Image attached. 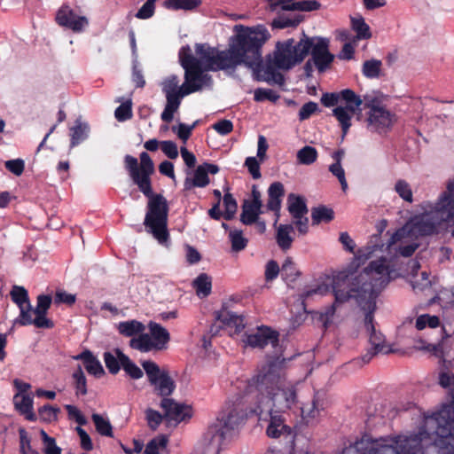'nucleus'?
<instances>
[{
    "instance_id": "obj_1",
    "label": "nucleus",
    "mask_w": 454,
    "mask_h": 454,
    "mask_svg": "<svg viewBox=\"0 0 454 454\" xmlns=\"http://www.w3.org/2000/svg\"><path fill=\"white\" fill-rule=\"evenodd\" d=\"M245 394L233 407L217 419L204 435L206 454H219L225 440L249 414L260 419L264 411L291 410L298 404L296 384L287 381L283 365L278 360L268 361L258 372L243 382Z\"/></svg>"
},
{
    "instance_id": "obj_2",
    "label": "nucleus",
    "mask_w": 454,
    "mask_h": 454,
    "mask_svg": "<svg viewBox=\"0 0 454 454\" xmlns=\"http://www.w3.org/2000/svg\"><path fill=\"white\" fill-rule=\"evenodd\" d=\"M229 40V47L219 50L208 43H196L195 57L189 45L181 47L178 52L179 63L184 70V81L181 87L184 94H192L213 86L208 71H223L226 74L235 73L240 65L254 70L260 65L258 47L262 36L255 32L243 29Z\"/></svg>"
},
{
    "instance_id": "obj_3",
    "label": "nucleus",
    "mask_w": 454,
    "mask_h": 454,
    "mask_svg": "<svg viewBox=\"0 0 454 454\" xmlns=\"http://www.w3.org/2000/svg\"><path fill=\"white\" fill-rule=\"evenodd\" d=\"M137 159L127 154L124 157L125 168L139 191L147 197L146 213L144 220L145 231L160 244L167 245L169 240L168 230V203L161 194H154L152 189L151 175L154 171L153 161L146 152Z\"/></svg>"
},
{
    "instance_id": "obj_4",
    "label": "nucleus",
    "mask_w": 454,
    "mask_h": 454,
    "mask_svg": "<svg viewBox=\"0 0 454 454\" xmlns=\"http://www.w3.org/2000/svg\"><path fill=\"white\" fill-rule=\"evenodd\" d=\"M392 270L387 263V259L380 256L372 261L362 272L355 277L346 276L343 282L346 287L353 289L355 301L361 309H376V300L380 292L391 280Z\"/></svg>"
},
{
    "instance_id": "obj_5",
    "label": "nucleus",
    "mask_w": 454,
    "mask_h": 454,
    "mask_svg": "<svg viewBox=\"0 0 454 454\" xmlns=\"http://www.w3.org/2000/svg\"><path fill=\"white\" fill-rule=\"evenodd\" d=\"M422 208L423 213L411 218L410 231L427 236L438 233L443 223L454 225V178L448 182L446 191L435 203L427 202Z\"/></svg>"
},
{
    "instance_id": "obj_6",
    "label": "nucleus",
    "mask_w": 454,
    "mask_h": 454,
    "mask_svg": "<svg viewBox=\"0 0 454 454\" xmlns=\"http://www.w3.org/2000/svg\"><path fill=\"white\" fill-rule=\"evenodd\" d=\"M429 434L426 429L417 433L389 435L380 439L363 436L355 443L358 454H426L423 440Z\"/></svg>"
},
{
    "instance_id": "obj_7",
    "label": "nucleus",
    "mask_w": 454,
    "mask_h": 454,
    "mask_svg": "<svg viewBox=\"0 0 454 454\" xmlns=\"http://www.w3.org/2000/svg\"><path fill=\"white\" fill-rule=\"evenodd\" d=\"M310 48L311 40L307 36L299 42L294 38L278 41L276 43L272 58L269 55V62L277 69L290 70L304 60Z\"/></svg>"
},
{
    "instance_id": "obj_8",
    "label": "nucleus",
    "mask_w": 454,
    "mask_h": 454,
    "mask_svg": "<svg viewBox=\"0 0 454 454\" xmlns=\"http://www.w3.org/2000/svg\"><path fill=\"white\" fill-rule=\"evenodd\" d=\"M242 29L247 32L251 31V32H255L256 34L258 33L261 35V36H262V42L258 43L259 47H258L257 53L259 54L260 65H259L258 68L255 70L251 67H247L248 68H250L253 71L254 79L257 81H265L268 83L272 82V83H276L278 85H282L285 82L284 75L282 74H280L279 72L276 71L274 69L275 68L274 66L270 62H269V64L265 69L263 68L262 48V45L265 43V42L269 38L268 30L264 27H262V26L257 27H245L243 25H236L234 27L235 34L241 33Z\"/></svg>"
},
{
    "instance_id": "obj_9",
    "label": "nucleus",
    "mask_w": 454,
    "mask_h": 454,
    "mask_svg": "<svg viewBox=\"0 0 454 454\" xmlns=\"http://www.w3.org/2000/svg\"><path fill=\"white\" fill-rule=\"evenodd\" d=\"M141 365L147 377L148 382L153 387V392L161 396L168 398L176 389V382L170 377L167 369L160 368L154 361L144 360Z\"/></svg>"
},
{
    "instance_id": "obj_10",
    "label": "nucleus",
    "mask_w": 454,
    "mask_h": 454,
    "mask_svg": "<svg viewBox=\"0 0 454 454\" xmlns=\"http://www.w3.org/2000/svg\"><path fill=\"white\" fill-rule=\"evenodd\" d=\"M334 301L330 306L325 307L323 310L317 312V321L322 323L323 327L327 329L332 324L334 314L337 310L340 309L341 306L351 300L355 301V296H359L357 294L352 293L353 289L346 287L345 282L338 279L333 286Z\"/></svg>"
},
{
    "instance_id": "obj_11",
    "label": "nucleus",
    "mask_w": 454,
    "mask_h": 454,
    "mask_svg": "<svg viewBox=\"0 0 454 454\" xmlns=\"http://www.w3.org/2000/svg\"><path fill=\"white\" fill-rule=\"evenodd\" d=\"M56 23L66 29L74 33L82 32L89 25L88 19L83 15H79L67 4H63L57 11L55 15Z\"/></svg>"
},
{
    "instance_id": "obj_12",
    "label": "nucleus",
    "mask_w": 454,
    "mask_h": 454,
    "mask_svg": "<svg viewBox=\"0 0 454 454\" xmlns=\"http://www.w3.org/2000/svg\"><path fill=\"white\" fill-rule=\"evenodd\" d=\"M160 407L164 412V419L171 425H177L181 422L189 420L193 414L192 407L184 403L176 402L173 398H162Z\"/></svg>"
},
{
    "instance_id": "obj_13",
    "label": "nucleus",
    "mask_w": 454,
    "mask_h": 454,
    "mask_svg": "<svg viewBox=\"0 0 454 454\" xmlns=\"http://www.w3.org/2000/svg\"><path fill=\"white\" fill-rule=\"evenodd\" d=\"M242 341L253 348H263L268 344L276 347L278 343V333L268 326H258L254 332L245 333Z\"/></svg>"
},
{
    "instance_id": "obj_14",
    "label": "nucleus",
    "mask_w": 454,
    "mask_h": 454,
    "mask_svg": "<svg viewBox=\"0 0 454 454\" xmlns=\"http://www.w3.org/2000/svg\"><path fill=\"white\" fill-rule=\"evenodd\" d=\"M311 40L312 61L319 72L325 71L333 60V55L328 50L329 41L325 38L316 37Z\"/></svg>"
},
{
    "instance_id": "obj_15",
    "label": "nucleus",
    "mask_w": 454,
    "mask_h": 454,
    "mask_svg": "<svg viewBox=\"0 0 454 454\" xmlns=\"http://www.w3.org/2000/svg\"><path fill=\"white\" fill-rule=\"evenodd\" d=\"M364 311V325L369 333V341L372 345V349L376 352L388 354L392 352L391 348L385 345V338L379 332H376L373 325V313L375 309H362Z\"/></svg>"
},
{
    "instance_id": "obj_16",
    "label": "nucleus",
    "mask_w": 454,
    "mask_h": 454,
    "mask_svg": "<svg viewBox=\"0 0 454 454\" xmlns=\"http://www.w3.org/2000/svg\"><path fill=\"white\" fill-rule=\"evenodd\" d=\"M372 102L364 103V107L370 108L368 113V125L374 130L384 129L391 124V114L385 107L374 106Z\"/></svg>"
},
{
    "instance_id": "obj_17",
    "label": "nucleus",
    "mask_w": 454,
    "mask_h": 454,
    "mask_svg": "<svg viewBox=\"0 0 454 454\" xmlns=\"http://www.w3.org/2000/svg\"><path fill=\"white\" fill-rule=\"evenodd\" d=\"M270 414V422L266 429V434L270 438H278L281 435H290L292 429L285 424L283 416L278 411H264Z\"/></svg>"
},
{
    "instance_id": "obj_18",
    "label": "nucleus",
    "mask_w": 454,
    "mask_h": 454,
    "mask_svg": "<svg viewBox=\"0 0 454 454\" xmlns=\"http://www.w3.org/2000/svg\"><path fill=\"white\" fill-rule=\"evenodd\" d=\"M384 244L380 235L371 237L368 244L358 249L355 254V261L356 265L364 264L368 259L372 258L377 251L382 252Z\"/></svg>"
},
{
    "instance_id": "obj_19",
    "label": "nucleus",
    "mask_w": 454,
    "mask_h": 454,
    "mask_svg": "<svg viewBox=\"0 0 454 454\" xmlns=\"http://www.w3.org/2000/svg\"><path fill=\"white\" fill-rule=\"evenodd\" d=\"M74 360L82 361L88 373L100 378L105 374L104 368L99 360L89 349H85L78 355L73 356Z\"/></svg>"
},
{
    "instance_id": "obj_20",
    "label": "nucleus",
    "mask_w": 454,
    "mask_h": 454,
    "mask_svg": "<svg viewBox=\"0 0 454 454\" xmlns=\"http://www.w3.org/2000/svg\"><path fill=\"white\" fill-rule=\"evenodd\" d=\"M285 195L284 185L280 182L272 183L268 189V201L267 208L276 214L277 218L275 223L278 222L279 212L281 209L282 198Z\"/></svg>"
},
{
    "instance_id": "obj_21",
    "label": "nucleus",
    "mask_w": 454,
    "mask_h": 454,
    "mask_svg": "<svg viewBox=\"0 0 454 454\" xmlns=\"http://www.w3.org/2000/svg\"><path fill=\"white\" fill-rule=\"evenodd\" d=\"M166 97V106L160 114V118L164 122L169 123L174 119V114L178 110L182 98L188 94H184L181 87L180 92L164 93Z\"/></svg>"
},
{
    "instance_id": "obj_22",
    "label": "nucleus",
    "mask_w": 454,
    "mask_h": 454,
    "mask_svg": "<svg viewBox=\"0 0 454 454\" xmlns=\"http://www.w3.org/2000/svg\"><path fill=\"white\" fill-rule=\"evenodd\" d=\"M51 301L50 295L41 294L37 297V303L34 309V314L36 315V323H38L43 329H51L54 326L53 322L46 317Z\"/></svg>"
},
{
    "instance_id": "obj_23",
    "label": "nucleus",
    "mask_w": 454,
    "mask_h": 454,
    "mask_svg": "<svg viewBox=\"0 0 454 454\" xmlns=\"http://www.w3.org/2000/svg\"><path fill=\"white\" fill-rule=\"evenodd\" d=\"M217 320L223 324V326L233 330L234 333H240L244 327V317L234 312L223 309L221 310L216 317Z\"/></svg>"
},
{
    "instance_id": "obj_24",
    "label": "nucleus",
    "mask_w": 454,
    "mask_h": 454,
    "mask_svg": "<svg viewBox=\"0 0 454 454\" xmlns=\"http://www.w3.org/2000/svg\"><path fill=\"white\" fill-rule=\"evenodd\" d=\"M148 327L153 341L155 343L156 350L167 348V345L170 340L168 331L161 325L155 322H150Z\"/></svg>"
},
{
    "instance_id": "obj_25",
    "label": "nucleus",
    "mask_w": 454,
    "mask_h": 454,
    "mask_svg": "<svg viewBox=\"0 0 454 454\" xmlns=\"http://www.w3.org/2000/svg\"><path fill=\"white\" fill-rule=\"evenodd\" d=\"M14 405L17 411L25 416L29 421H35L36 417L33 412V399L27 395L17 394L13 397Z\"/></svg>"
},
{
    "instance_id": "obj_26",
    "label": "nucleus",
    "mask_w": 454,
    "mask_h": 454,
    "mask_svg": "<svg viewBox=\"0 0 454 454\" xmlns=\"http://www.w3.org/2000/svg\"><path fill=\"white\" fill-rule=\"evenodd\" d=\"M90 126L81 120H76L74 125L70 128V148H74L86 140L89 137Z\"/></svg>"
},
{
    "instance_id": "obj_27",
    "label": "nucleus",
    "mask_w": 454,
    "mask_h": 454,
    "mask_svg": "<svg viewBox=\"0 0 454 454\" xmlns=\"http://www.w3.org/2000/svg\"><path fill=\"white\" fill-rule=\"evenodd\" d=\"M294 227L292 224H280L278 227L276 234V241L278 246L283 251H286L291 248L294 238Z\"/></svg>"
},
{
    "instance_id": "obj_28",
    "label": "nucleus",
    "mask_w": 454,
    "mask_h": 454,
    "mask_svg": "<svg viewBox=\"0 0 454 454\" xmlns=\"http://www.w3.org/2000/svg\"><path fill=\"white\" fill-rule=\"evenodd\" d=\"M261 214L262 206L251 203L249 200H245L242 204L240 221L246 225H251L256 222Z\"/></svg>"
},
{
    "instance_id": "obj_29",
    "label": "nucleus",
    "mask_w": 454,
    "mask_h": 454,
    "mask_svg": "<svg viewBox=\"0 0 454 454\" xmlns=\"http://www.w3.org/2000/svg\"><path fill=\"white\" fill-rule=\"evenodd\" d=\"M287 209L293 218H299L308 213L305 200L294 193H290L287 197Z\"/></svg>"
},
{
    "instance_id": "obj_30",
    "label": "nucleus",
    "mask_w": 454,
    "mask_h": 454,
    "mask_svg": "<svg viewBox=\"0 0 454 454\" xmlns=\"http://www.w3.org/2000/svg\"><path fill=\"white\" fill-rule=\"evenodd\" d=\"M210 180L203 167L199 165L194 171L193 177H186L184 182V189L185 191L192 190L194 187H206Z\"/></svg>"
},
{
    "instance_id": "obj_31",
    "label": "nucleus",
    "mask_w": 454,
    "mask_h": 454,
    "mask_svg": "<svg viewBox=\"0 0 454 454\" xmlns=\"http://www.w3.org/2000/svg\"><path fill=\"white\" fill-rule=\"evenodd\" d=\"M121 354H124L120 348H115L113 352L106 351L104 353V362L108 372L115 375L121 368L122 369V363L121 359Z\"/></svg>"
},
{
    "instance_id": "obj_32",
    "label": "nucleus",
    "mask_w": 454,
    "mask_h": 454,
    "mask_svg": "<svg viewBox=\"0 0 454 454\" xmlns=\"http://www.w3.org/2000/svg\"><path fill=\"white\" fill-rule=\"evenodd\" d=\"M301 276V271L296 267L295 262L291 257H287L281 266V278L282 279L290 286L294 283L296 279Z\"/></svg>"
},
{
    "instance_id": "obj_33",
    "label": "nucleus",
    "mask_w": 454,
    "mask_h": 454,
    "mask_svg": "<svg viewBox=\"0 0 454 454\" xmlns=\"http://www.w3.org/2000/svg\"><path fill=\"white\" fill-rule=\"evenodd\" d=\"M129 346L132 348L144 353L156 350L155 343L153 341L151 335L148 333H143V332L137 337L130 340Z\"/></svg>"
},
{
    "instance_id": "obj_34",
    "label": "nucleus",
    "mask_w": 454,
    "mask_h": 454,
    "mask_svg": "<svg viewBox=\"0 0 454 454\" xmlns=\"http://www.w3.org/2000/svg\"><path fill=\"white\" fill-rule=\"evenodd\" d=\"M340 102L346 104V108L349 109L351 113H356V110H360V106L363 105V100L360 96L356 95L354 90L350 89H345L339 91Z\"/></svg>"
},
{
    "instance_id": "obj_35",
    "label": "nucleus",
    "mask_w": 454,
    "mask_h": 454,
    "mask_svg": "<svg viewBox=\"0 0 454 454\" xmlns=\"http://www.w3.org/2000/svg\"><path fill=\"white\" fill-rule=\"evenodd\" d=\"M192 287L199 297L204 298L210 294L212 288L211 278L206 273H200L193 281Z\"/></svg>"
},
{
    "instance_id": "obj_36",
    "label": "nucleus",
    "mask_w": 454,
    "mask_h": 454,
    "mask_svg": "<svg viewBox=\"0 0 454 454\" xmlns=\"http://www.w3.org/2000/svg\"><path fill=\"white\" fill-rule=\"evenodd\" d=\"M355 113L344 106H336L333 110V115L338 120L342 130V137H345L351 126V119Z\"/></svg>"
},
{
    "instance_id": "obj_37",
    "label": "nucleus",
    "mask_w": 454,
    "mask_h": 454,
    "mask_svg": "<svg viewBox=\"0 0 454 454\" xmlns=\"http://www.w3.org/2000/svg\"><path fill=\"white\" fill-rule=\"evenodd\" d=\"M117 329L119 333L126 337H132L140 334L145 330V325L137 320H128L120 322Z\"/></svg>"
},
{
    "instance_id": "obj_38",
    "label": "nucleus",
    "mask_w": 454,
    "mask_h": 454,
    "mask_svg": "<svg viewBox=\"0 0 454 454\" xmlns=\"http://www.w3.org/2000/svg\"><path fill=\"white\" fill-rule=\"evenodd\" d=\"M122 370L131 380H140L144 376V369L136 364L127 355L121 354Z\"/></svg>"
},
{
    "instance_id": "obj_39",
    "label": "nucleus",
    "mask_w": 454,
    "mask_h": 454,
    "mask_svg": "<svg viewBox=\"0 0 454 454\" xmlns=\"http://www.w3.org/2000/svg\"><path fill=\"white\" fill-rule=\"evenodd\" d=\"M302 20L299 14H282L272 20L274 28L295 27Z\"/></svg>"
},
{
    "instance_id": "obj_40",
    "label": "nucleus",
    "mask_w": 454,
    "mask_h": 454,
    "mask_svg": "<svg viewBox=\"0 0 454 454\" xmlns=\"http://www.w3.org/2000/svg\"><path fill=\"white\" fill-rule=\"evenodd\" d=\"M201 0H165L164 7L168 10L192 11L201 4Z\"/></svg>"
},
{
    "instance_id": "obj_41",
    "label": "nucleus",
    "mask_w": 454,
    "mask_h": 454,
    "mask_svg": "<svg viewBox=\"0 0 454 454\" xmlns=\"http://www.w3.org/2000/svg\"><path fill=\"white\" fill-rule=\"evenodd\" d=\"M92 421L95 425L97 432L103 436H113V427L106 417L98 413H93L91 416Z\"/></svg>"
},
{
    "instance_id": "obj_42",
    "label": "nucleus",
    "mask_w": 454,
    "mask_h": 454,
    "mask_svg": "<svg viewBox=\"0 0 454 454\" xmlns=\"http://www.w3.org/2000/svg\"><path fill=\"white\" fill-rule=\"evenodd\" d=\"M334 217V212L332 208L325 206L313 207L311 211L312 224H319L322 222L328 223Z\"/></svg>"
},
{
    "instance_id": "obj_43",
    "label": "nucleus",
    "mask_w": 454,
    "mask_h": 454,
    "mask_svg": "<svg viewBox=\"0 0 454 454\" xmlns=\"http://www.w3.org/2000/svg\"><path fill=\"white\" fill-rule=\"evenodd\" d=\"M34 309L31 303L27 304L25 307L20 308V316L15 319V323L20 325H34L37 328L42 326L36 323V316L33 318Z\"/></svg>"
},
{
    "instance_id": "obj_44",
    "label": "nucleus",
    "mask_w": 454,
    "mask_h": 454,
    "mask_svg": "<svg viewBox=\"0 0 454 454\" xmlns=\"http://www.w3.org/2000/svg\"><path fill=\"white\" fill-rule=\"evenodd\" d=\"M352 29L356 33L358 39H369L372 36L370 27L364 21V19L361 16L351 19Z\"/></svg>"
},
{
    "instance_id": "obj_45",
    "label": "nucleus",
    "mask_w": 454,
    "mask_h": 454,
    "mask_svg": "<svg viewBox=\"0 0 454 454\" xmlns=\"http://www.w3.org/2000/svg\"><path fill=\"white\" fill-rule=\"evenodd\" d=\"M381 66L382 62L379 59L366 60L363 64L362 73L366 78H378L380 74Z\"/></svg>"
},
{
    "instance_id": "obj_46",
    "label": "nucleus",
    "mask_w": 454,
    "mask_h": 454,
    "mask_svg": "<svg viewBox=\"0 0 454 454\" xmlns=\"http://www.w3.org/2000/svg\"><path fill=\"white\" fill-rule=\"evenodd\" d=\"M317 151L315 147L305 145L297 152V160L299 163L303 165H310L317 159Z\"/></svg>"
},
{
    "instance_id": "obj_47",
    "label": "nucleus",
    "mask_w": 454,
    "mask_h": 454,
    "mask_svg": "<svg viewBox=\"0 0 454 454\" xmlns=\"http://www.w3.org/2000/svg\"><path fill=\"white\" fill-rule=\"evenodd\" d=\"M409 282L414 291H424L432 285L429 274L427 271H421L419 275L413 274Z\"/></svg>"
},
{
    "instance_id": "obj_48",
    "label": "nucleus",
    "mask_w": 454,
    "mask_h": 454,
    "mask_svg": "<svg viewBox=\"0 0 454 454\" xmlns=\"http://www.w3.org/2000/svg\"><path fill=\"white\" fill-rule=\"evenodd\" d=\"M223 203L224 207L223 218L227 221L233 219L238 210V203L235 198L231 193L225 192L223 197Z\"/></svg>"
},
{
    "instance_id": "obj_49",
    "label": "nucleus",
    "mask_w": 454,
    "mask_h": 454,
    "mask_svg": "<svg viewBox=\"0 0 454 454\" xmlns=\"http://www.w3.org/2000/svg\"><path fill=\"white\" fill-rule=\"evenodd\" d=\"M10 296L19 309L25 307L27 304H30L28 293L23 286H13L10 292Z\"/></svg>"
},
{
    "instance_id": "obj_50",
    "label": "nucleus",
    "mask_w": 454,
    "mask_h": 454,
    "mask_svg": "<svg viewBox=\"0 0 454 454\" xmlns=\"http://www.w3.org/2000/svg\"><path fill=\"white\" fill-rule=\"evenodd\" d=\"M168 442L167 435L160 434L154 437L146 444L144 454H160V450L165 449Z\"/></svg>"
},
{
    "instance_id": "obj_51",
    "label": "nucleus",
    "mask_w": 454,
    "mask_h": 454,
    "mask_svg": "<svg viewBox=\"0 0 454 454\" xmlns=\"http://www.w3.org/2000/svg\"><path fill=\"white\" fill-rule=\"evenodd\" d=\"M395 192L404 201L411 203L413 201V194L411 185L403 179H399L395 184Z\"/></svg>"
},
{
    "instance_id": "obj_52",
    "label": "nucleus",
    "mask_w": 454,
    "mask_h": 454,
    "mask_svg": "<svg viewBox=\"0 0 454 454\" xmlns=\"http://www.w3.org/2000/svg\"><path fill=\"white\" fill-rule=\"evenodd\" d=\"M229 239L231 243V249L233 251L239 252L243 250L247 245V239H245L242 235V231L240 230H231L229 232Z\"/></svg>"
},
{
    "instance_id": "obj_53",
    "label": "nucleus",
    "mask_w": 454,
    "mask_h": 454,
    "mask_svg": "<svg viewBox=\"0 0 454 454\" xmlns=\"http://www.w3.org/2000/svg\"><path fill=\"white\" fill-rule=\"evenodd\" d=\"M132 101L128 99L120 105L114 111V117L118 121L123 122L132 118Z\"/></svg>"
},
{
    "instance_id": "obj_54",
    "label": "nucleus",
    "mask_w": 454,
    "mask_h": 454,
    "mask_svg": "<svg viewBox=\"0 0 454 454\" xmlns=\"http://www.w3.org/2000/svg\"><path fill=\"white\" fill-rule=\"evenodd\" d=\"M76 395H84L87 394V381L82 367L79 365L73 373Z\"/></svg>"
},
{
    "instance_id": "obj_55",
    "label": "nucleus",
    "mask_w": 454,
    "mask_h": 454,
    "mask_svg": "<svg viewBox=\"0 0 454 454\" xmlns=\"http://www.w3.org/2000/svg\"><path fill=\"white\" fill-rule=\"evenodd\" d=\"M300 409L302 419L308 423L309 420L317 419L320 414V410L316 400H313L310 404L301 406Z\"/></svg>"
},
{
    "instance_id": "obj_56",
    "label": "nucleus",
    "mask_w": 454,
    "mask_h": 454,
    "mask_svg": "<svg viewBox=\"0 0 454 454\" xmlns=\"http://www.w3.org/2000/svg\"><path fill=\"white\" fill-rule=\"evenodd\" d=\"M145 419L148 427L153 430H156L164 419V413L161 414L158 411L149 408L145 411Z\"/></svg>"
},
{
    "instance_id": "obj_57",
    "label": "nucleus",
    "mask_w": 454,
    "mask_h": 454,
    "mask_svg": "<svg viewBox=\"0 0 454 454\" xmlns=\"http://www.w3.org/2000/svg\"><path fill=\"white\" fill-rule=\"evenodd\" d=\"M278 98L279 96L270 89L258 88L254 92V99L256 102H262L264 100L275 102Z\"/></svg>"
},
{
    "instance_id": "obj_58",
    "label": "nucleus",
    "mask_w": 454,
    "mask_h": 454,
    "mask_svg": "<svg viewBox=\"0 0 454 454\" xmlns=\"http://www.w3.org/2000/svg\"><path fill=\"white\" fill-rule=\"evenodd\" d=\"M268 7L271 12L278 11H294L293 4L295 0H268Z\"/></svg>"
},
{
    "instance_id": "obj_59",
    "label": "nucleus",
    "mask_w": 454,
    "mask_h": 454,
    "mask_svg": "<svg viewBox=\"0 0 454 454\" xmlns=\"http://www.w3.org/2000/svg\"><path fill=\"white\" fill-rule=\"evenodd\" d=\"M156 0H147L137 12L136 18L147 20L153 16Z\"/></svg>"
},
{
    "instance_id": "obj_60",
    "label": "nucleus",
    "mask_w": 454,
    "mask_h": 454,
    "mask_svg": "<svg viewBox=\"0 0 454 454\" xmlns=\"http://www.w3.org/2000/svg\"><path fill=\"white\" fill-rule=\"evenodd\" d=\"M179 84L178 76L176 74H172L167 77L162 82V92L163 93H171V92H180L181 86Z\"/></svg>"
},
{
    "instance_id": "obj_61",
    "label": "nucleus",
    "mask_w": 454,
    "mask_h": 454,
    "mask_svg": "<svg viewBox=\"0 0 454 454\" xmlns=\"http://www.w3.org/2000/svg\"><path fill=\"white\" fill-rule=\"evenodd\" d=\"M329 171L338 178L341 189L343 192H346L348 189V183L345 177V171L341 166V164L339 163H333L329 166Z\"/></svg>"
},
{
    "instance_id": "obj_62",
    "label": "nucleus",
    "mask_w": 454,
    "mask_h": 454,
    "mask_svg": "<svg viewBox=\"0 0 454 454\" xmlns=\"http://www.w3.org/2000/svg\"><path fill=\"white\" fill-rule=\"evenodd\" d=\"M321 4L317 0H303L295 2L293 4L294 11L311 12L318 10Z\"/></svg>"
},
{
    "instance_id": "obj_63",
    "label": "nucleus",
    "mask_w": 454,
    "mask_h": 454,
    "mask_svg": "<svg viewBox=\"0 0 454 454\" xmlns=\"http://www.w3.org/2000/svg\"><path fill=\"white\" fill-rule=\"evenodd\" d=\"M65 409L67 411L68 417L70 419H74L79 427H82V426H85L87 424L86 418L76 406L67 404Z\"/></svg>"
},
{
    "instance_id": "obj_64",
    "label": "nucleus",
    "mask_w": 454,
    "mask_h": 454,
    "mask_svg": "<svg viewBox=\"0 0 454 454\" xmlns=\"http://www.w3.org/2000/svg\"><path fill=\"white\" fill-rule=\"evenodd\" d=\"M59 411V408H54L49 404L43 405L38 411L40 418L46 422L55 420Z\"/></svg>"
}]
</instances>
